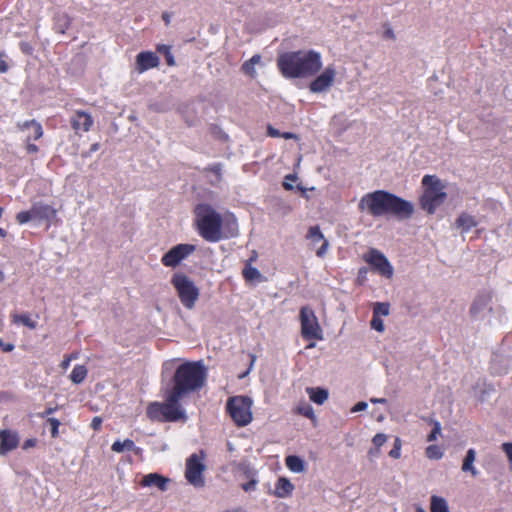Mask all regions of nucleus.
Masks as SVG:
<instances>
[{
	"mask_svg": "<svg viewBox=\"0 0 512 512\" xmlns=\"http://www.w3.org/2000/svg\"><path fill=\"white\" fill-rule=\"evenodd\" d=\"M206 378L207 371L201 361L179 365L172 378L173 387L164 393L165 401L150 403L147 416H185L180 400L202 389Z\"/></svg>",
	"mask_w": 512,
	"mask_h": 512,
	"instance_id": "obj_1",
	"label": "nucleus"
},
{
	"mask_svg": "<svg viewBox=\"0 0 512 512\" xmlns=\"http://www.w3.org/2000/svg\"><path fill=\"white\" fill-rule=\"evenodd\" d=\"M358 210L375 218L386 215L405 220L414 214V205L386 190H375L364 194L358 203Z\"/></svg>",
	"mask_w": 512,
	"mask_h": 512,
	"instance_id": "obj_2",
	"label": "nucleus"
},
{
	"mask_svg": "<svg viewBox=\"0 0 512 512\" xmlns=\"http://www.w3.org/2000/svg\"><path fill=\"white\" fill-rule=\"evenodd\" d=\"M323 66L321 53L313 49L288 51L278 55L277 67L285 78H309Z\"/></svg>",
	"mask_w": 512,
	"mask_h": 512,
	"instance_id": "obj_3",
	"label": "nucleus"
},
{
	"mask_svg": "<svg viewBox=\"0 0 512 512\" xmlns=\"http://www.w3.org/2000/svg\"><path fill=\"white\" fill-rule=\"evenodd\" d=\"M195 225L199 235L208 242H218L223 238L233 237L237 234V221L233 219L225 223L231 227L229 234L223 232V218L210 204L199 203L194 208Z\"/></svg>",
	"mask_w": 512,
	"mask_h": 512,
	"instance_id": "obj_4",
	"label": "nucleus"
},
{
	"mask_svg": "<svg viewBox=\"0 0 512 512\" xmlns=\"http://www.w3.org/2000/svg\"><path fill=\"white\" fill-rule=\"evenodd\" d=\"M424 192L420 197V205L428 214H434L436 209L447 197L441 180L435 175H425L422 178Z\"/></svg>",
	"mask_w": 512,
	"mask_h": 512,
	"instance_id": "obj_5",
	"label": "nucleus"
},
{
	"mask_svg": "<svg viewBox=\"0 0 512 512\" xmlns=\"http://www.w3.org/2000/svg\"><path fill=\"white\" fill-rule=\"evenodd\" d=\"M171 284L177 292L181 304L186 309H193L200 296V290L193 280L182 272L172 275Z\"/></svg>",
	"mask_w": 512,
	"mask_h": 512,
	"instance_id": "obj_6",
	"label": "nucleus"
},
{
	"mask_svg": "<svg viewBox=\"0 0 512 512\" xmlns=\"http://www.w3.org/2000/svg\"><path fill=\"white\" fill-rule=\"evenodd\" d=\"M301 335L305 340H322V329L318 319L308 306H304L300 310Z\"/></svg>",
	"mask_w": 512,
	"mask_h": 512,
	"instance_id": "obj_7",
	"label": "nucleus"
},
{
	"mask_svg": "<svg viewBox=\"0 0 512 512\" xmlns=\"http://www.w3.org/2000/svg\"><path fill=\"white\" fill-rule=\"evenodd\" d=\"M57 211L51 205L43 202H36L32 204L29 210L20 211L16 214V221L20 224H26L31 220H46L49 221L56 217Z\"/></svg>",
	"mask_w": 512,
	"mask_h": 512,
	"instance_id": "obj_8",
	"label": "nucleus"
},
{
	"mask_svg": "<svg viewBox=\"0 0 512 512\" xmlns=\"http://www.w3.org/2000/svg\"><path fill=\"white\" fill-rule=\"evenodd\" d=\"M363 259L380 275L386 278H391L393 276V267L385 255L379 250L371 248L363 255Z\"/></svg>",
	"mask_w": 512,
	"mask_h": 512,
	"instance_id": "obj_9",
	"label": "nucleus"
},
{
	"mask_svg": "<svg viewBox=\"0 0 512 512\" xmlns=\"http://www.w3.org/2000/svg\"><path fill=\"white\" fill-rule=\"evenodd\" d=\"M195 250L196 246L193 244H178L172 247L162 256L161 262L165 267L174 268L178 266L182 260L191 255Z\"/></svg>",
	"mask_w": 512,
	"mask_h": 512,
	"instance_id": "obj_10",
	"label": "nucleus"
},
{
	"mask_svg": "<svg viewBox=\"0 0 512 512\" xmlns=\"http://www.w3.org/2000/svg\"><path fill=\"white\" fill-rule=\"evenodd\" d=\"M205 465L197 454H192L186 461L185 477L195 487H203L205 484L203 472Z\"/></svg>",
	"mask_w": 512,
	"mask_h": 512,
	"instance_id": "obj_11",
	"label": "nucleus"
},
{
	"mask_svg": "<svg viewBox=\"0 0 512 512\" xmlns=\"http://www.w3.org/2000/svg\"><path fill=\"white\" fill-rule=\"evenodd\" d=\"M253 401L248 396L238 395L229 397L226 412L229 416H252Z\"/></svg>",
	"mask_w": 512,
	"mask_h": 512,
	"instance_id": "obj_12",
	"label": "nucleus"
},
{
	"mask_svg": "<svg viewBox=\"0 0 512 512\" xmlns=\"http://www.w3.org/2000/svg\"><path fill=\"white\" fill-rule=\"evenodd\" d=\"M335 77L336 69L329 65L310 82L309 90L313 93L325 92L333 85Z\"/></svg>",
	"mask_w": 512,
	"mask_h": 512,
	"instance_id": "obj_13",
	"label": "nucleus"
},
{
	"mask_svg": "<svg viewBox=\"0 0 512 512\" xmlns=\"http://www.w3.org/2000/svg\"><path fill=\"white\" fill-rule=\"evenodd\" d=\"M20 437L17 431L11 429L0 430V455L5 456L19 446Z\"/></svg>",
	"mask_w": 512,
	"mask_h": 512,
	"instance_id": "obj_14",
	"label": "nucleus"
},
{
	"mask_svg": "<svg viewBox=\"0 0 512 512\" xmlns=\"http://www.w3.org/2000/svg\"><path fill=\"white\" fill-rule=\"evenodd\" d=\"M70 124L76 134L80 132H88L94 124L91 114L83 111L76 110L70 118Z\"/></svg>",
	"mask_w": 512,
	"mask_h": 512,
	"instance_id": "obj_15",
	"label": "nucleus"
},
{
	"mask_svg": "<svg viewBox=\"0 0 512 512\" xmlns=\"http://www.w3.org/2000/svg\"><path fill=\"white\" fill-rule=\"evenodd\" d=\"M159 64L160 59L154 52L142 51L136 56V70L139 73L156 68Z\"/></svg>",
	"mask_w": 512,
	"mask_h": 512,
	"instance_id": "obj_16",
	"label": "nucleus"
},
{
	"mask_svg": "<svg viewBox=\"0 0 512 512\" xmlns=\"http://www.w3.org/2000/svg\"><path fill=\"white\" fill-rule=\"evenodd\" d=\"M307 238L311 239L313 242L322 241V245L317 249L316 255L320 258L324 257L327 253L329 242L325 239L319 226L316 225L310 227L308 230Z\"/></svg>",
	"mask_w": 512,
	"mask_h": 512,
	"instance_id": "obj_17",
	"label": "nucleus"
},
{
	"mask_svg": "<svg viewBox=\"0 0 512 512\" xmlns=\"http://www.w3.org/2000/svg\"><path fill=\"white\" fill-rule=\"evenodd\" d=\"M168 482H169L168 478H166L158 473H150V474L145 475L142 478L140 485L142 487L155 486L160 491H165L167 489Z\"/></svg>",
	"mask_w": 512,
	"mask_h": 512,
	"instance_id": "obj_18",
	"label": "nucleus"
},
{
	"mask_svg": "<svg viewBox=\"0 0 512 512\" xmlns=\"http://www.w3.org/2000/svg\"><path fill=\"white\" fill-rule=\"evenodd\" d=\"M294 485L286 477H279L272 494L277 498H286L294 491Z\"/></svg>",
	"mask_w": 512,
	"mask_h": 512,
	"instance_id": "obj_19",
	"label": "nucleus"
},
{
	"mask_svg": "<svg viewBox=\"0 0 512 512\" xmlns=\"http://www.w3.org/2000/svg\"><path fill=\"white\" fill-rule=\"evenodd\" d=\"M455 225L462 233L469 232L472 228L477 226V221L474 216L463 212L455 221Z\"/></svg>",
	"mask_w": 512,
	"mask_h": 512,
	"instance_id": "obj_20",
	"label": "nucleus"
},
{
	"mask_svg": "<svg viewBox=\"0 0 512 512\" xmlns=\"http://www.w3.org/2000/svg\"><path fill=\"white\" fill-rule=\"evenodd\" d=\"M30 127L33 128L32 135H29L31 137V140H38V139H40L43 136L42 125L39 122L35 121V120H28V121H25L23 123H19L18 124V128L20 130H25V129H28Z\"/></svg>",
	"mask_w": 512,
	"mask_h": 512,
	"instance_id": "obj_21",
	"label": "nucleus"
},
{
	"mask_svg": "<svg viewBox=\"0 0 512 512\" xmlns=\"http://www.w3.org/2000/svg\"><path fill=\"white\" fill-rule=\"evenodd\" d=\"M261 62V56L259 54L253 55L249 60L245 61L241 70L244 74L248 75L251 78L256 77L255 66Z\"/></svg>",
	"mask_w": 512,
	"mask_h": 512,
	"instance_id": "obj_22",
	"label": "nucleus"
},
{
	"mask_svg": "<svg viewBox=\"0 0 512 512\" xmlns=\"http://www.w3.org/2000/svg\"><path fill=\"white\" fill-rule=\"evenodd\" d=\"M285 464L290 471L295 473H301L305 470L304 461L296 455L287 456L285 459Z\"/></svg>",
	"mask_w": 512,
	"mask_h": 512,
	"instance_id": "obj_23",
	"label": "nucleus"
},
{
	"mask_svg": "<svg viewBox=\"0 0 512 512\" xmlns=\"http://www.w3.org/2000/svg\"><path fill=\"white\" fill-rule=\"evenodd\" d=\"M11 319L14 324H22L23 326L34 330L37 327V322L32 320L28 313H13Z\"/></svg>",
	"mask_w": 512,
	"mask_h": 512,
	"instance_id": "obj_24",
	"label": "nucleus"
},
{
	"mask_svg": "<svg viewBox=\"0 0 512 512\" xmlns=\"http://www.w3.org/2000/svg\"><path fill=\"white\" fill-rule=\"evenodd\" d=\"M430 511L431 512H450L447 501L437 495H432L430 498Z\"/></svg>",
	"mask_w": 512,
	"mask_h": 512,
	"instance_id": "obj_25",
	"label": "nucleus"
},
{
	"mask_svg": "<svg viewBox=\"0 0 512 512\" xmlns=\"http://www.w3.org/2000/svg\"><path fill=\"white\" fill-rule=\"evenodd\" d=\"M87 374L88 370L84 365H76L70 374V379L74 384H80L85 380Z\"/></svg>",
	"mask_w": 512,
	"mask_h": 512,
	"instance_id": "obj_26",
	"label": "nucleus"
},
{
	"mask_svg": "<svg viewBox=\"0 0 512 512\" xmlns=\"http://www.w3.org/2000/svg\"><path fill=\"white\" fill-rule=\"evenodd\" d=\"M307 392L309 393L310 399L317 404L324 403L328 398L327 390L322 388H308Z\"/></svg>",
	"mask_w": 512,
	"mask_h": 512,
	"instance_id": "obj_27",
	"label": "nucleus"
},
{
	"mask_svg": "<svg viewBox=\"0 0 512 512\" xmlns=\"http://www.w3.org/2000/svg\"><path fill=\"white\" fill-rule=\"evenodd\" d=\"M475 456H476L475 450L469 449L466 453V456L464 458L463 465H462V470L464 472H468V471L471 472L473 476H475L477 474V471L473 466V463L475 461Z\"/></svg>",
	"mask_w": 512,
	"mask_h": 512,
	"instance_id": "obj_28",
	"label": "nucleus"
},
{
	"mask_svg": "<svg viewBox=\"0 0 512 512\" xmlns=\"http://www.w3.org/2000/svg\"><path fill=\"white\" fill-rule=\"evenodd\" d=\"M242 276L247 282L260 280L261 273L259 270L253 266H251L249 263L245 265V267L242 270Z\"/></svg>",
	"mask_w": 512,
	"mask_h": 512,
	"instance_id": "obj_29",
	"label": "nucleus"
},
{
	"mask_svg": "<svg viewBox=\"0 0 512 512\" xmlns=\"http://www.w3.org/2000/svg\"><path fill=\"white\" fill-rule=\"evenodd\" d=\"M157 52L164 55L168 66H175V58L171 52V46L165 44H158L156 47Z\"/></svg>",
	"mask_w": 512,
	"mask_h": 512,
	"instance_id": "obj_30",
	"label": "nucleus"
},
{
	"mask_svg": "<svg viewBox=\"0 0 512 512\" xmlns=\"http://www.w3.org/2000/svg\"><path fill=\"white\" fill-rule=\"evenodd\" d=\"M135 447V443L133 440L131 439H125L123 442L121 441H115L112 446H111V449L112 451L114 452H117V453H121L123 452L124 450H133Z\"/></svg>",
	"mask_w": 512,
	"mask_h": 512,
	"instance_id": "obj_31",
	"label": "nucleus"
},
{
	"mask_svg": "<svg viewBox=\"0 0 512 512\" xmlns=\"http://www.w3.org/2000/svg\"><path fill=\"white\" fill-rule=\"evenodd\" d=\"M386 440H387V436L385 434L377 433L372 439V442L376 448H375V450L371 449L369 451V456L370 457L378 456L380 453L379 448L386 442Z\"/></svg>",
	"mask_w": 512,
	"mask_h": 512,
	"instance_id": "obj_32",
	"label": "nucleus"
},
{
	"mask_svg": "<svg viewBox=\"0 0 512 512\" xmlns=\"http://www.w3.org/2000/svg\"><path fill=\"white\" fill-rule=\"evenodd\" d=\"M425 455L429 459L438 460L443 457V452L438 445H429L425 450Z\"/></svg>",
	"mask_w": 512,
	"mask_h": 512,
	"instance_id": "obj_33",
	"label": "nucleus"
},
{
	"mask_svg": "<svg viewBox=\"0 0 512 512\" xmlns=\"http://www.w3.org/2000/svg\"><path fill=\"white\" fill-rule=\"evenodd\" d=\"M209 132L214 138H216L218 140H221V141L228 140V135L216 124H212L209 127Z\"/></svg>",
	"mask_w": 512,
	"mask_h": 512,
	"instance_id": "obj_34",
	"label": "nucleus"
},
{
	"mask_svg": "<svg viewBox=\"0 0 512 512\" xmlns=\"http://www.w3.org/2000/svg\"><path fill=\"white\" fill-rule=\"evenodd\" d=\"M390 306L388 303H382L377 302L373 309V315L380 317V316H387L389 314Z\"/></svg>",
	"mask_w": 512,
	"mask_h": 512,
	"instance_id": "obj_35",
	"label": "nucleus"
},
{
	"mask_svg": "<svg viewBox=\"0 0 512 512\" xmlns=\"http://www.w3.org/2000/svg\"><path fill=\"white\" fill-rule=\"evenodd\" d=\"M205 171L213 173L218 181L222 179V164L221 163H213L205 168Z\"/></svg>",
	"mask_w": 512,
	"mask_h": 512,
	"instance_id": "obj_36",
	"label": "nucleus"
},
{
	"mask_svg": "<svg viewBox=\"0 0 512 512\" xmlns=\"http://www.w3.org/2000/svg\"><path fill=\"white\" fill-rule=\"evenodd\" d=\"M440 431H441L440 423L437 421H434L433 429L430 432V434L428 435L427 441H429V442L435 441L437 439V436L440 434Z\"/></svg>",
	"mask_w": 512,
	"mask_h": 512,
	"instance_id": "obj_37",
	"label": "nucleus"
},
{
	"mask_svg": "<svg viewBox=\"0 0 512 512\" xmlns=\"http://www.w3.org/2000/svg\"><path fill=\"white\" fill-rule=\"evenodd\" d=\"M401 455V441L399 438H396L394 447L390 450L389 456L398 459Z\"/></svg>",
	"mask_w": 512,
	"mask_h": 512,
	"instance_id": "obj_38",
	"label": "nucleus"
},
{
	"mask_svg": "<svg viewBox=\"0 0 512 512\" xmlns=\"http://www.w3.org/2000/svg\"><path fill=\"white\" fill-rule=\"evenodd\" d=\"M371 326L378 332H382L384 330V323L380 317L372 316Z\"/></svg>",
	"mask_w": 512,
	"mask_h": 512,
	"instance_id": "obj_39",
	"label": "nucleus"
},
{
	"mask_svg": "<svg viewBox=\"0 0 512 512\" xmlns=\"http://www.w3.org/2000/svg\"><path fill=\"white\" fill-rule=\"evenodd\" d=\"M295 181H297V176L295 174L286 175L284 182H283L284 189L292 190L293 189L292 182H295Z\"/></svg>",
	"mask_w": 512,
	"mask_h": 512,
	"instance_id": "obj_40",
	"label": "nucleus"
},
{
	"mask_svg": "<svg viewBox=\"0 0 512 512\" xmlns=\"http://www.w3.org/2000/svg\"><path fill=\"white\" fill-rule=\"evenodd\" d=\"M48 421L50 423V426H51V436L53 438H56L58 436V428H59V425H60V422L57 418H48Z\"/></svg>",
	"mask_w": 512,
	"mask_h": 512,
	"instance_id": "obj_41",
	"label": "nucleus"
},
{
	"mask_svg": "<svg viewBox=\"0 0 512 512\" xmlns=\"http://www.w3.org/2000/svg\"><path fill=\"white\" fill-rule=\"evenodd\" d=\"M256 485H257V480H256V479H251L250 481H248V482H246V483H243V484L241 485V488H242L245 492H249V491H253V490H255Z\"/></svg>",
	"mask_w": 512,
	"mask_h": 512,
	"instance_id": "obj_42",
	"label": "nucleus"
},
{
	"mask_svg": "<svg viewBox=\"0 0 512 512\" xmlns=\"http://www.w3.org/2000/svg\"><path fill=\"white\" fill-rule=\"evenodd\" d=\"M26 150L30 154L37 153L38 150H39L37 145L31 143V137L30 136H27V139H26Z\"/></svg>",
	"mask_w": 512,
	"mask_h": 512,
	"instance_id": "obj_43",
	"label": "nucleus"
},
{
	"mask_svg": "<svg viewBox=\"0 0 512 512\" xmlns=\"http://www.w3.org/2000/svg\"><path fill=\"white\" fill-rule=\"evenodd\" d=\"M38 443V440L36 438H30L23 442L22 449L23 450H29L30 448H34Z\"/></svg>",
	"mask_w": 512,
	"mask_h": 512,
	"instance_id": "obj_44",
	"label": "nucleus"
},
{
	"mask_svg": "<svg viewBox=\"0 0 512 512\" xmlns=\"http://www.w3.org/2000/svg\"><path fill=\"white\" fill-rule=\"evenodd\" d=\"M502 450L505 452L509 461L512 462V442L503 443Z\"/></svg>",
	"mask_w": 512,
	"mask_h": 512,
	"instance_id": "obj_45",
	"label": "nucleus"
},
{
	"mask_svg": "<svg viewBox=\"0 0 512 512\" xmlns=\"http://www.w3.org/2000/svg\"><path fill=\"white\" fill-rule=\"evenodd\" d=\"M237 427H245L252 421L253 418H232Z\"/></svg>",
	"mask_w": 512,
	"mask_h": 512,
	"instance_id": "obj_46",
	"label": "nucleus"
},
{
	"mask_svg": "<svg viewBox=\"0 0 512 512\" xmlns=\"http://www.w3.org/2000/svg\"><path fill=\"white\" fill-rule=\"evenodd\" d=\"M368 404L364 401H360L358 402L357 404H355L352 408H351V413H356V412H359V411H363L367 408Z\"/></svg>",
	"mask_w": 512,
	"mask_h": 512,
	"instance_id": "obj_47",
	"label": "nucleus"
},
{
	"mask_svg": "<svg viewBox=\"0 0 512 512\" xmlns=\"http://www.w3.org/2000/svg\"><path fill=\"white\" fill-rule=\"evenodd\" d=\"M267 134L270 137H275L276 138V137H281L282 133L278 129H276V128L272 127L271 125H269L267 127Z\"/></svg>",
	"mask_w": 512,
	"mask_h": 512,
	"instance_id": "obj_48",
	"label": "nucleus"
},
{
	"mask_svg": "<svg viewBox=\"0 0 512 512\" xmlns=\"http://www.w3.org/2000/svg\"><path fill=\"white\" fill-rule=\"evenodd\" d=\"M102 424V418H93L91 426L93 429L97 430L100 428Z\"/></svg>",
	"mask_w": 512,
	"mask_h": 512,
	"instance_id": "obj_49",
	"label": "nucleus"
},
{
	"mask_svg": "<svg viewBox=\"0 0 512 512\" xmlns=\"http://www.w3.org/2000/svg\"><path fill=\"white\" fill-rule=\"evenodd\" d=\"M281 137L284 139H298V136L292 132H283Z\"/></svg>",
	"mask_w": 512,
	"mask_h": 512,
	"instance_id": "obj_50",
	"label": "nucleus"
},
{
	"mask_svg": "<svg viewBox=\"0 0 512 512\" xmlns=\"http://www.w3.org/2000/svg\"><path fill=\"white\" fill-rule=\"evenodd\" d=\"M384 37L394 40L395 39L394 31L390 27H388L384 32Z\"/></svg>",
	"mask_w": 512,
	"mask_h": 512,
	"instance_id": "obj_51",
	"label": "nucleus"
},
{
	"mask_svg": "<svg viewBox=\"0 0 512 512\" xmlns=\"http://www.w3.org/2000/svg\"><path fill=\"white\" fill-rule=\"evenodd\" d=\"M70 363H71V360L67 356H65L63 361L60 364V367L63 370H66L70 366Z\"/></svg>",
	"mask_w": 512,
	"mask_h": 512,
	"instance_id": "obj_52",
	"label": "nucleus"
},
{
	"mask_svg": "<svg viewBox=\"0 0 512 512\" xmlns=\"http://www.w3.org/2000/svg\"><path fill=\"white\" fill-rule=\"evenodd\" d=\"M9 69V65L5 60H0V73H6Z\"/></svg>",
	"mask_w": 512,
	"mask_h": 512,
	"instance_id": "obj_53",
	"label": "nucleus"
},
{
	"mask_svg": "<svg viewBox=\"0 0 512 512\" xmlns=\"http://www.w3.org/2000/svg\"><path fill=\"white\" fill-rule=\"evenodd\" d=\"M0 347L2 348V350H3L4 352H10V351H12V350H13V348H14V346H13L12 344H10V343H7V344L3 343V345H2V346H0Z\"/></svg>",
	"mask_w": 512,
	"mask_h": 512,
	"instance_id": "obj_54",
	"label": "nucleus"
},
{
	"mask_svg": "<svg viewBox=\"0 0 512 512\" xmlns=\"http://www.w3.org/2000/svg\"><path fill=\"white\" fill-rule=\"evenodd\" d=\"M479 312V307L477 303H474L470 308V314L475 316Z\"/></svg>",
	"mask_w": 512,
	"mask_h": 512,
	"instance_id": "obj_55",
	"label": "nucleus"
},
{
	"mask_svg": "<svg viewBox=\"0 0 512 512\" xmlns=\"http://www.w3.org/2000/svg\"><path fill=\"white\" fill-rule=\"evenodd\" d=\"M157 419L162 421V422H167V421L185 420L186 418H174V417H171V418H157Z\"/></svg>",
	"mask_w": 512,
	"mask_h": 512,
	"instance_id": "obj_56",
	"label": "nucleus"
},
{
	"mask_svg": "<svg viewBox=\"0 0 512 512\" xmlns=\"http://www.w3.org/2000/svg\"><path fill=\"white\" fill-rule=\"evenodd\" d=\"M222 512H245V511L242 508L238 507V508H234V509H227Z\"/></svg>",
	"mask_w": 512,
	"mask_h": 512,
	"instance_id": "obj_57",
	"label": "nucleus"
},
{
	"mask_svg": "<svg viewBox=\"0 0 512 512\" xmlns=\"http://www.w3.org/2000/svg\"><path fill=\"white\" fill-rule=\"evenodd\" d=\"M71 361L78 358V353H71L70 355H66Z\"/></svg>",
	"mask_w": 512,
	"mask_h": 512,
	"instance_id": "obj_58",
	"label": "nucleus"
},
{
	"mask_svg": "<svg viewBox=\"0 0 512 512\" xmlns=\"http://www.w3.org/2000/svg\"><path fill=\"white\" fill-rule=\"evenodd\" d=\"M7 236V231L0 227V238H5Z\"/></svg>",
	"mask_w": 512,
	"mask_h": 512,
	"instance_id": "obj_59",
	"label": "nucleus"
},
{
	"mask_svg": "<svg viewBox=\"0 0 512 512\" xmlns=\"http://www.w3.org/2000/svg\"><path fill=\"white\" fill-rule=\"evenodd\" d=\"M304 416H306V417L314 416V415H313V412H312V409H311V408H308V409L305 411Z\"/></svg>",
	"mask_w": 512,
	"mask_h": 512,
	"instance_id": "obj_60",
	"label": "nucleus"
},
{
	"mask_svg": "<svg viewBox=\"0 0 512 512\" xmlns=\"http://www.w3.org/2000/svg\"><path fill=\"white\" fill-rule=\"evenodd\" d=\"M163 19H164L165 23L168 25L170 22V17L167 13L163 14Z\"/></svg>",
	"mask_w": 512,
	"mask_h": 512,
	"instance_id": "obj_61",
	"label": "nucleus"
},
{
	"mask_svg": "<svg viewBox=\"0 0 512 512\" xmlns=\"http://www.w3.org/2000/svg\"><path fill=\"white\" fill-rule=\"evenodd\" d=\"M99 149V144L98 143H95V144H92L91 146V151L95 152Z\"/></svg>",
	"mask_w": 512,
	"mask_h": 512,
	"instance_id": "obj_62",
	"label": "nucleus"
},
{
	"mask_svg": "<svg viewBox=\"0 0 512 512\" xmlns=\"http://www.w3.org/2000/svg\"><path fill=\"white\" fill-rule=\"evenodd\" d=\"M367 273V268H360L359 269V274H366Z\"/></svg>",
	"mask_w": 512,
	"mask_h": 512,
	"instance_id": "obj_63",
	"label": "nucleus"
},
{
	"mask_svg": "<svg viewBox=\"0 0 512 512\" xmlns=\"http://www.w3.org/2000/svg\"><path fill=\"white\" fill-rule=\"evenodd\" d=\"M416 512H425V510L419 506L416 508Z\"/></svg>",
	"mask_w": 512,
	"mask_h": 512,
	"instance_id": "obj_64",
	"label": "nucleus"
}]
</instances>
